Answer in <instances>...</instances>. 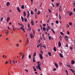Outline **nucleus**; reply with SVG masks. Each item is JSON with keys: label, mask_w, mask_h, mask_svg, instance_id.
<instances>
[{"label": "nucleus", "mask_w": 75, "mask_h": 75, "mask_svg": "<svg viewBox=\"0 0 75 75\" xmlns=\"http://www.w3.org/2000/svg\"><path fill=\"white\" fill-rule=\"evenodd\" d=\"M52 5L53 7H55V6H54V4H53V3H52Z\"/></svg>", "instance_id": "54"}, {"label": "nucleus", "mask_w": 75, "mask_h": 75, "mask_svg": "<svg viewBox=\"0 0 75 75\" xmlns=\"http://www.w3.org/2000/svg\"><path fill=\"white\" fill-rule=\"evenodd\" d=\"M64 39L66 41H68V36L67 35L65 36Z\"/></svg>", "instance_id": "1"}, {"label": "nucleus", "mask_w": 75, "mask_h": 75, "mask_svg": "<svg viewBox=\"0 0 75 75\" xmlns=\"http://www.w3.org/2000/svg\"><path fill=\"white\" fill-rule=\"evenodd\" d=\"M67 67H69V68H71V66H70L69 65H68V64H67Z\"/></svg>", "instance_id": "31"}, {"label": "nucleus", "mask_w": 75, "mask_h": 75, "mask_svg": "<svg viewBox=\"0 0 75 75\" xmlns=\"http://www.w3.org/2000/svg\"><path fill=\"white\" fill-rule=\"evenodd\" d=\"M36 56V52H34V54H33V57H35Z\"/></svg>", "instance_id": "30"}, {"label": "nucleus", "mask_w": 75, "mask_h": 75, "mask_svg": "<svg viewBox=\"0 0 75 75\" xmlns=\"http://www.w3.org/2000/svg\"><path fill=\"white\" fill-rule=\"evenodd\" d=\"M27 42L28 43L29 42V41H28V38H27Z\"/></svg>", "instance_id": "51"}, {"label": "nucleus", "mask_w": 75, "mask_h": 75, "mask_svg": "<svg viewBox=\"0 0 75 75\" xmlns=\"http://www.w3.org/2000/svg\"><path fill=\"white\" fill-rule=\"evenodd\" d=\"M66 27H67V28H68L69 27V25L67 24L66 25Z\"/></svg>", "instance_id": "40"}, {"label": "nucleus", "mask_w": 75, "mask_h": 75, "mask_svg": "<svg viewBox=\"0 0 75 75\" xmlns=\"http://www.w3.org/2000/svg\"><path fill=\"white\" fill-rule=\"evenodd\" d=\"M54 64L56 67V68H58V64L56 63L55 62H54Z\"/></svg>", "instance_id": "4"}, {"label": "nucleus", "mask_w": 75, "mask_h": 75, "mask_svg": "<svg viewBox=\"0 0 75 75\" xmlns=\"http://www.w3.org/2000/svg\"><path fill=\"white\" fill-rule=\"evenodd\" d=\"M43 27H45V26H46V25L45 24H44L43 25Z\"/></svg>", "instance_id": "55"}, {"label": "nucleus", "mask_w": 75, "mask_h": 75, "mask_svg": "<svg viewBox=\"0 0 75 75\" xmlns=\"http://www.w3.org/2000/svg\"><path fill=\"white\" fill-rule=\"evenodd\" d=\"M60 34H61V35H63V36H64V34L63 33H62V32H60Z\"/></svg>", "instance_id": "35"}, {"label": "nucleus", "mask_w": 75, "mask_h": 75, "mask_svg": "<svg viewBox=\"0 0 75 75\" xmlns=\"http://www.w3.org/2000/svg\"><path fill=\"white\" fill-rule=\"evenodd\" d=\"M56 24H58V23H59V22H58V21H56Z\"/></svg>", "instance_id": "46"}, {"label": "nucleus", "mask_w": 75, "mask_h": 75, "mask_svg": "<svg viewBox=\"0 0 75 75\" xmlns=\"http://www.w3.org/2000/svg\"><path fill=\"white\" fill-rule=\"evenodd\" d=\"M34 21L33 20H32L31 21V23L32 25H34Z\"/></svg>", "instance_id": "14"}, {"label": "nucleus", "mask_w": 75, "mask_h": 75, "mask_svg": "<svg viewBox=\"0 0 75 75\" xmlns=\"http://www.w3.org/2000/svg\"><path fill=\"white\" fill-rule=\"evenodd\" d=\"M25 55L24 54H23V56H22V59H23V58H24V57Z\"/></svg>", "instance_id": "52"}, {"label": "nucleus", "mask_w": 75, "mask_h": 75, "mask_svg": "<svg viewBox=\"0 0 75 75\" xmlns=\"http://www.w3.org/2000/svg\"><path fill=\"white\" fill-rule=\"evenodd\" d=\"M20 28H21V30H22L23 31L24 33H25V30L24 29V28H23V27H21Z\"/></svg>", "instance_id": "5"}, {"label": "nucleus", "mask_w": 75, "mask_h": 75, "mask_svg": "<svg viewBox=\"0 0 75 75\" xmlns=\"http://www.w3.org/2000/svg\"><path fill=\"white\" fill-rule=\"evenodd\" d=\"M3 20V17H2L1 18V21Z\"/></svg>", "instance_id": "53"}, {"label": "nucleus", "mask_w": 75, "mask_h": 75, "mask_svg": "<svg viewBox=\"0 0 75 75\" xmlns=\"http://www.w3.org/2000/svg\"><path fill=\"white\" fill-rule=\"evenodd\" d=\"M30 38H33V35L31 33L30 34Z\"/></svg>", "instance_id": "8"}, {"label": "nucleus", "mask_w": 75, "mask_h": 75, "mask_svg": "<svg viewBox=\"0 0 75 75\" xmlns=\"http://www.w3.org/2000/svg\"><path fill=\"white\" fill-rule=\"evenodd\" d=\"M48 11H49V13H51V10H50V9H48Z\"/></svg>", "instance_id": "49"}, {"label": "nucleus", "mask_w": 75, "mask_h": 75, "mask_svg": "<svg viewBox=\"0 0 75 75\" xmlns=\"http://www.w3.org/2000/svg\"><path fill=\"white\" fill-rule=\"evenodd\" d=\"M75 64V61L74 60H72L71 61V64Z\"/></svg>", "instance_id": "21"}, {"label": "nucleus", "mask_w": 75, "mask_h": 75, "mask_svg": "<svg viewBox=\"0 0 75 75\" xmlns=\"http://www.w3.org/2000/svg\"><path fill=\"white\" fill-rule=\"evenodd\" d=\"M67 33L69 35L70 34V33H69V31H67Z\"/></svg>", "instance_id": "57"}, {"label": "nucleus", "mask_w": 75, "mask_h": 75, "mask_svg": "<svg viewBox=\"0 0 75 75\" xmlns=\"http://www.w3.org/2000/svg\"><path fill=\"white\" fill-rule=\"evenodd\" d=\"M8 62L6 61V62H5V64H7V63H8Z\"/></svg>", "instance_id": "60"}, {"label": "nucleus", "mask_w": 75, "mask_h": 75, "mask_svg": "<svg viewBox=\"0 0 75 75\" xmlns=\"http://www.w3.org/2000/svg\"><path fill=\"white\" fill-rule=\"evenodd\" d=\"M73 14V12H71V13H69V15L70 16H71V15Z\"/></svg>", "instance_id": "11"}, {"label": "nucleus", "mask_w": 75, "mask_h": 75, "mask_svg": "<svg viewBox=\"0 0 75 75\" xmlns=\"http://www.w3.org/2000/svg\"><path fill=\"white\" fill-rule=\"evenodd\" d=\"M17 10L19 12V13H21V10H20L19 7H18L17 8Z\"/></svg>", "instance_id": "7"}, {"label": "nucleus", "mask_w": 75, "mask_h": 75, "mask_svg": "<svg viewBox=\"0 0 75 75\" xmlns=\"http://www.w3.org/2000/svg\"><path fill=\"white\" fill-rule=\"evenodd\" d=\"M29 16H30V13L29 12V11H28V15L27 17V18H29Z\"/></svg>", "instance_id": "6"}, {"label": "nucleus", "mask_w": 75, "mask_h": 75, "mask_svg": "<svg viewBox=\"0 0 75 75\" xmlns=\"http://www.w3.org/2000/svg\"><path fill=\"white\" fill-rule=\"evenodd\" d=\"M28 30H29V31H31V27H30V28H28Z\"/></svg>", "instance_id": "33"}, {"label": "nucleus", "mask_w": 75, "mask_h": 75, "mask_svg": "<svg viewBox=\"0 0 75 75\" xmlns=\"http://www.w3.org/2000/svg\"><path fill=\"white\" fill-rule=\"evenodd\" d=\"M66 74L67 75H68V71L67 70H66Z\"/></svg>", "instance_id": "39"}, {"label": "nucleus", "mask_w": 75, "mask_h": 75, "mask_svg": "<svg viewBox=\"0 0 75 75\" xmlns=\"http://www.w3.org/2000/svg\"><path fill=\"white\" fill-rule=\"evenodd\" d=\"M59 39L61 41H62V36H60L59 37Z\"/></svg>", "instance_id": "22"}, {"label": "nucleus", "mask_w": 75, "mask_h": 75, "mask_svg": "<svg viewBox=\"0 0 75 75\" xmlns=\"http://www.w3.org/2000/svg\"><path fill=\"white\" fill-rule=\"evenodd\" d=\"M30 14H31V15H33L34 14V12H33V11H31Z\"/></svg>", "instance_id": "26"}, {"label": "nucleus", "mask_w": 75, "mask_h": 75, "mask_svg": "<svg viewBox=\"0 0 75 75\" xmlns=\"http://www.w3.org/2000/svg\"><path fill=\"white\" fill-rule=\"evenodd\" d=\"M48 54L49 56H50V57H51V56H52V55H51V53L50 52H49L48 53Z\"/></svg>", "instance_id": "17"}, {"label": "nucleus", "mask_w": 75, "mask_h": 75, "mask_svg": "<svg viewBox=\"0 0 75 75\" xmlns=\"http://www.w3.org/2000/svg\"><path fill=\"white\" fill-rule=\"evenodd\" d=\"M21 25L22 26V27H24V25H23V24H21Z\"/></svg>", "instance_id": "64"}, {"label": "nucleus", "mask_w": 75, "mask_h": 75, "mask_svg": "<svg viewBox=\"0 0 75 75\" xmlns=\"http://www.w3.org/2000/svg\"><path fill=\"white\" fill-rule=\"evenodd\" d=\"M43 31H46V28H45L43 27Z\"/></svg>", "instance_id": "25"}, {"label": "nucleus", "mask_w": 75, "mask_h": 75, "mask_svg": "<svg viewBox=\"0 0 75 75\" xmlns=\"http://www.w3.org/2000/svg\"><path fill=\"white\" fill-rule=\"evenodd\" d=\"M9 5L10 2H7L6 3V6H9Z\"/></svg>", "instance_id": "13"}, {"label": "nucleus", "mask_w": 75, "mask_h": 75, "mask_svg": "<svg viewBox=\"0 0 75 75\" xmlns=\"http://www.w3.org/2000/svg\"><path fill=\"white\" fill-rule=\"evenodd\" d=\"M43 40L44 41H45V40H46V39L45 38V37L43 39Z\"/></svg>", "instance_id": "61"}, {"label": "nucleus", "mask_w": 75, "mask_h": 75, "mask_svg": "<svg viewBox=\"0 0 75 75\" xmlns=\"http://www.w3.org/2000/svg\"><path fill=\"white\" fill-rule=\"evenodd\" d=\"M47 29H48L49 30H50V29H51V28L49 26H47Z\"/></svg>", "instance_id": "34"}, {"label": "nucleus", "mask_w": 75, "mask_h": 75, "mask_svg": "<svg viewBox=\"0 0 75 75\" xmlns=\"http://www.w3.org/2000/svg\"><path fill=\"white\" fill-rule=\"evenodd\" d=\"M52 38H51V36L49 37V40H51Z\"/></svg>", "instance_id": "37"}, {"label": "nucleus", "mask_w": 75, "mask_h": 75, "mask_svg": "<svg viewBox=\"0 0 75 75\" xmlns=\"http://www.w3.org/2000/svg\"><path fill=\"white\" fill-rule=\"evenodd\" d=\"M40 14V11H38L37 13L38 15Z\"/></svg>", "instance_id": "42"}, {"label": "nucleus", "mask_w": 75, "mask_h": 75, "mask_svg": "<svg viewBox=\"0 0 75 75\" xmlns=\"http://www.w3.org/2000/svg\"><path fill=\"white\" fill-rule=\"evenodd\" d=\"M16 45H17V47H18V46H19V45L18 44H16Z\"/></svg>", "instance_id": "62"}, {"label": "nucleus", "mask_w": 75, "mask_h": 75, "mask_svg": "<svg viewBox=\"0 0 75 75\" xmlns=\"http://www.w3.org/2000/svg\"><path fill=\"white\" fill-rule=\"evenodd\" d=\"M59 20H61V16L60 14H59Z\"/></svg>", "instance_id": "28"}, {"label": "nucleus", "mask_w": 75, "mask_h": 75, "mask_svg": "<svg viewBox=\"0 0 75 75\" xmlns=\"http://www.w3.org/2000/svg\"><path fill=\"white\" fill-rule=\"evenodd\" d=\"M23 16L25 17L26 16V13H25V11L23 12Z\"/></svg>", "instance_id": "18"}, {"label": "nucleus", "mask_w": 75, "mask_h": 75, "mask_svg": "<svg viewBox=\"0 0 75 75\" xmlns=\"http://www.w3.org/2000/svg\"><path fill=\"white\" fill-rule=\"evenodd\" d=\"M69 70H70L72 72H73V73H75V71H74V70H73V69H70Z\"/></svg>", "instance_id": "9"}, {"label": "nucleus", "mask_w": 75, "mask_h": 75, "mask_svg": "<svg viewBox=\"0 0 75 75\" xmlns=\"http://www.w3.org/2000/svg\"><path fill=\"white\" fill-rule=\"evenodd\" d=\"M59 9L60 11H62V8H61V6H59Z\"/></svg>", "instance_id": "10"}, {"label": "nucleus", "mask_w": 75, "mask_h": 75, "mask_svg": "<svg viewBox=\"0 0 75 75\" xmlns=\"http://www.w3.org/2000/svg\"><path fill=\"white\" fill-rule=\"evenodd\" d=\"M19 55H23V53H22L21 52H20L19 53Z\"/></svg>", "instance_id": "32"}, {"label": "nucleus", "mask_w": 75, "mask_h": 75, "mask_svg": "<svg viewBox=\"0 0 75 75\" xmlns=\"http://www.w3.org/2000/svg\"><path fill=\"white\" fill-rule=\"evenodd\" d=\"M35 57H33V62H35Z\"/></svg>", "instance_id": "19"}, {"label": "nucleus", "mask_w": 75, "mask_h": 75, "mask_svg": "<svg viewBox=\"0 0 75 75\" xmlns=\"http://www.w3.org/2000/svg\"><path fill=\"white\" fill-rule=\"evenodd\" d=\"M69 24L70 25H71L72 24V22H70L69 23Z\"/></svg>", "instance_id": "36"}, {"label": "nucleus", "mask_w": 75, "mask_h": 75, "mask_svg": "<svg viewBox=\"0 0 75 75\" xmlns=\"http://www.w3.org/2000/svg\"><path fill=\"white\" fill-rule=\"evenodd\" d=\"M54 51H57V49H56V47H54Z\"/></svg>", "instance_id": "24"}, {"label": "nucleus", "mask_w": 75, "mask_h": 75, "mask_svg": "<svg viewBox=\"0 0 75 75\" xmlns=\"http://www.w3.org/2000/svg\"><path fill=\"white\" fill-rule=\"evenodd\" d=\"M40 53H41L42 54H43V52L41 50L40 51Z\"/></svg>", "instance_id": "56"}, {"label": "nucleus", "mask_w": 75, "mask_h": 75, "mask_svg": "<svg viewBox=\"0 0 75 75\" xmlns=\"http://www.w3.org/2000/svg\"><path fill=\"white\" fill-rule=\"evenodd\" d=\"M58 45H59V47H61V42H59Z\"/></svg>", "instance_id": "12"}, {"label": "nucleus", "mask_w": 75, "mask_h": 75, "mask_svg": "<svg viewBox=\"0 0 75 75\" xmlns=\"http://www.w3.org/2000/svg\"><path fill=\"white\" fill-rule=\"evenodd\" d=\"M21 8L22 9H24V6L23 5H22Z\"/></svg>", "instance_id": "23"}, {"label": "nucleus", "mask_w": 75, "mask_h": 75, "mask_svg": "<svg viewBox=\"0 0 75 75\" xmlns=\"http://www.w3.org/2000/svg\"><path fill=\"white\" fill-rule=\"evenodd\" d=\"M6 35H8V31L7 32H6Z\"/></svg>", "instance_id": "38"}, {"label": "nucleus", "mask_w": 75, "mask_h": 75, "mask_svg": "<svg viewBox=\"0 0 75 75\" xmlns=\"http://www.w3.org/2000/svg\"><path fill=\"white\" fill-rule=\"evenodd\" d=\"M51 30H52V32H53V33L54 34H55V31H54V30H53V29H52Z\"/></svg>", "instance_id": "20"}, {"label": "nucleus", "mask_w": 75, "mask_h": 75, "mask_svg": "<svg viewBox=\"0 0 75 75\" xmlns=\"http://www.w3.org/2000/svg\"><path fill=\"white\" fill-rule=\"evenodd\" d=\"M40 62H37V63L38 64V65H40V66L41 65L39 64Z\"/></svg>", "instance_id": "47"}, {"label": "nucleus", "mask_w": 75, "mask_h": 75, "mask_svg": "<svg viewBox=\"0 0 75 75\" xmlns=\"http://www.w3.org/2000/svg\"><path fill=\"white\" fill-rule=\"evenodd\" d=\"M66 47H68V45L67 43L66 44Z\"/></svg>", "instance_id": "45"}, {"label": "nucleus", "mask_w": 75, "mask_h": 75, "mask_svg": "<svg viewBox=\"0 0 75 75\" xmlns=\"http://www.w3.org/2000/svg\"><path fill=\"white\" fill-rule=\"evenodd\" d=\"M21 18L22 19V21H24V18H23V17L22 16H21Z\"/></svg>", "instance_id": "27"}, {"label": "nucleus", "mask_w": 75, "mask_h": 75, "mask_svg": "<svg viewBox=\"0 0 75 75\" xmlns=\"http://www.w3.org/2000/svg\"><path fill=\"white\" fill-rule=\"evenodd\" d=\"M31 55L30 54L29 55V59H31Z\"/></svg>", "instance_id": "48"}, {"label": "nucleus", "mask_w": 75, "mask_h": 75, "mask_svg": "<svg viewBox=\"0 0 75 75\" xmlns=\"http://www.w3.org/2000/svg\"><path fill=\"white\" fill-rule=\"evenodd\" d=\"M35 12H36V11H37V10L36 8H35Z\"/></svg>", "instance_id": "59"}, {"label": "nucleus", "mask_w": 75, "mask_h": 75, "mask_svg": "<svg viewBox=\"0 0 75 75\" xmlns=\"http://www.w3.org/2000/svg\"><path fill=\"white\" fill-rule=\"evenodd\" d=\"M39 57L41 59H43V57H42V55L41 54H39Z\"/></svg>", "instance_id": "2"}, {"label": "nucleus", "mask_w": 75, "mask_h": 75, "mask_svg": "<svg viewBox=\"0 0 75 75\" xmlns=\"http://www.w3.org/2000/svg\"><path fill=\"white\" fill-rule=\"evenodd\" d=\"M59 64L60 65H62V64L61 62H59Z\"/></svg>", "instance_id": "50"}, {"label": "nucleus", "mask_w": 75, "mask_h": 75, "mask_svg": "<svg viewBox=\"0 0 75 75\" xmlns=\"http://www.w3.org/2000/svg\"><path fill=\"white\" fill-rule=\"evenodd\" d=\"M42 47H43V48H47L46 47L45 45H42Z\"/></svg>", "instance_id": "41"}, {"label": "nucleus", "mask_w": 75, "mask_h": 75, "mask_svg": "<svg viewBox=\"0 0 75 75\" xmlns=\"http://www.w3.org/2000/svg\"><path fill=\"white\" fill-rule=\"evenodd\" d=\"M49 21H50V20L49 19H48V20L47 21V23H49Z\"/></svg>", "instance_id": "58"}, {"label": "nucleus", "mask_w": 75, "mask_h": 75, "mask_svg": "<svg viewBox=\"0 0 75 75\" xmlns=\"http://www.w3.org/2000/svg\"><path fill=\"white\" fill-rule=\"evenodd\" d=\"M36 67L37 68V69H39L40 71H41V67H40V65H38V66H36Z\"/></svg>", "instance_id": "3"}, {"label": "nucleus", "mask_w": 75, "mask_h": 75, "mask_svg": "<svg viewBox=\"0 0 75 75\" xmlns=\"http://www.w3.org/2000/svg\"><path fill=\"white\" fill-rule=\"evenodd\" d=\"M28 28H30V23H28Z\"/></svg>", "instance_id": "44"}, {"label": "nucleus", "mask_w": 75, "mask_h": 75, "mask_svg": "<svg viewBox=\"0 0 75 75\" xmlns=\"http://www.w3.org/2000/svg\"><path fill=\"white\" fill-rule=\"evenodd\" d=\"M24 21H25V22H27V18H25L24 19Z\"/></svg>", "instance_id": "43"}, {"label": "nucleus", "mask_w": 75, "mask_h": 75, "mask_svg": "<svg viewBox=\"0 0 75 75\" xmlns=\"http://www.w3.org/2000/svg\"><path fill=\"white\" fill-rule=\"evenodd\" d=\"M59 55L60 57L61 58H63V56L62 55V54H61V53H59Z\"/></svg>", "instance_id": "16"}, {"label": "nucleus", "mask_w": 75, "mask_h": 75, "mask_svg": "<svg viewBox=\"0 0 75 75\" xmlns=\"http://www.w3.org/2000/svg\"><path fill=\"white\" fill-rule=\"evenodd\" d=\"M34 71H36V68H34Z\"/></svg>", "instance_id": "63"}, {"label": "nucleus", "mask_w": 75, "mask_h": 75, "mask_svg": "<svg viewBox=\"0 0 75 75\" xmlns=\"http://www.w3.org/2000/svg\"><path fill=\"white\" fill-rule=\"evenodd\" d=\"M10 17H8L7 18V22H8V21H9V20H10Z\"/></svg>", "instance_id": "15"}, {"label": "nucleus", "mask_w": 75, "mask_h": 75, "mask_svg": "<svg viewBox=\"0 0 75 75\" xmlns=\"http://www.w3.org/2000/svg\"><path fill=\"white\" fill-rule=\"evenodd\" d=\"M59 4L57 3L56 4V6L57 7H59Z\"/></svg>", "instance_id": "29"}]
</instances>
